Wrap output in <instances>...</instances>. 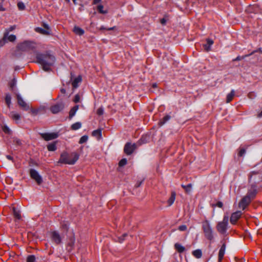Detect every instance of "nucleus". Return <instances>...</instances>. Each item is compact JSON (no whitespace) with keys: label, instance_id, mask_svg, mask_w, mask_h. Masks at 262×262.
Instances as JSON below:
<instances>
[{"label":"nucleus","instance_id":"obj_1","mask_svg":"<svg viewBox=\"0 0 262 262\" xmlns=\"http://www.w3.org/2000/svg\"><path fill=\"white\" fill-rule=\"evenodd\" d=\"M37 62L40 64L45 71L49 72L51 70V67L55 62V57L54 55L46 53L45 54L36 52Z\"/></svg>","mask_w":262,"mask_h":262},{"label":"nucleus","instance_id":"obj_2","mask_svg":"<svg viewBox=\"0 0 262 262\" xmlns=\"http://www.w3.org/2000/svg\"><path fill=\"white\" fill-rule=\"evenodd\" d=\"M79 155L76 152H72L69 154L67 152H63L60 155L58 163L73 165L79 159Z\"/></svg>","mask_w":262,"mask_h":262},{"label":"nucleus","instance_id":"obj_3","mask_svg":"<svg viewBox=\"0 0 262 262\" xmlns=\"http://www.w3.org/2000/svg\"><path fill=\"white\" fill-rule=\"evenodd\" d=\"M202 224L205 236L207 239L212 241L213 239V231L209 221L205 220Z\"/></svg>","mask_w":262,"mask_h":262},{"label":"nucleus","instance_id":"obj_4","mask_svg":"<svg viewBox=\"0 0 262 262\" xmlns=\"http://www.w3.org/2000/svg\"><path fill=\"white\" fill-rule=\"evenodd\" d=\"M17 48L19 51L28 52L33 50L35 48V43L32 41L25 40L19 43L17 46Z\"/></svg>","mask_w":262,"mask_h":262},{"label":"nucleus","instance_id":"obj_5","mask_svg":"<svg viewBox=\"0 0 262 262\" xmlns=\"http://www.w3.org/2000/svg\"><path fill=\"white\" fill-rule=\"evenodd\" d=\"M229 217L225 215L223 221L218 223L216 226V229L219 233L222 234L226 233L228 227Z\"/></svg>","mask_w":262,"mask_h":262},{"label":"nucleus","instance_id":"obj_6","mask_svg":"<svg viewBox=\"0 0 262 262\" xmlns=\"http://www.w3.org/2000/svg\"><path fill=\"white\" fill-rule=\"evenodd\" d=\"M16 36L13 34H9L8 32H5L3 38L0 40V46H3L8 41L13 42L16 40Z\"/></svg>","mask_w":262,"mask_h":262},{"label":"nucleus","instance_id":"obj_7","mask_svg":"<svg viewBox=\"0 0 262 262\" xmlns=\"http://www.w3.org/2000/svg\"><path fill=\"white\" fill-rule=\"evenodd\" d=\"M30 174L31 178L34 180L38 184H40L42 182V177L36 170L31 169Z\"/></svg>","mask_w":262,"mask_h":262},{"label":"nucleus","instance_id":"obj_8","mask_svg":"<svg viewBox=\"0 0 262 262\" xmlns=\"http://www.w3.org/2000/svg\"><path fill=\"white\" fill-rule=\"evenodd\" d=\"M137 145L135 143L132 144L127 142L125 144L124 147V151L127 155H130L136 149Z\"/></svg>","mask_w":262,"mask_h":262},{"label":"nucleus","instance_id":"obj_9","mask_svg":"<svg viewBox=\"0 0 262 262\" xmlns=\"http://www.w3.org/2000/svg\"><path fill=\"white\" fill-rule=\"evenodd\" d=\"M41 137L46 141H50L58 138L59 135L58 133H41Z\"/></svg>","mask_w":262,"mask_h":262},{"label":"nucleus","instance_id":"obj_10","mask_svg":"<svg viewBox=\"0 0 262 262\" xmlns=\"http://www.w3.org/2000/svg\"><path fill=\"white\" fill-rule=\"evenodd\" d=\"M17 102L19 105L24 110H28L29 108V105L23 100L21 95L17 94Z\"/></svg>","mask_w":262,"mask_h":262},{"label":"nucleus","instance_id":"obj_11","mask_svg":"<svg viewBox=\"0 0 262 262\" xmlns=\"http://www.w3.org/2000/svg\"><path fill=\"white\" fill-rule=\"evenodd\" d=\"M242 212L241 211H236L232 213L230 217V222L232 224H235L237 221L241 217Z\"/></svg>","mask_w":262,"mask_h":262},{"label":"nucleus","instance_id":"obj_12","mask_svg":"<svg viewBox=\"0 0 262 262\" xmlns=\"http://www.w3.org/2000/svg\"><path fill=\"white\" fill-rule=\"evenodd\" d=\"M251 201V200H250L247 197L244 196L239 202L238 204V207L242 209L243 210H245L247 206L250 204Z\"/></svg>","mask_w":262,"mask_h":262},{"label":"nucleus","instance_id":"obj_13","mask_svg":"<svg viewBox=\"0 0 262 262\" xmlns=\"http://www.w3.org/2000/svg\"><path fill=\"white\" fill-rule=\"evenodd\" d=\"M257 193V190L255 186H252L249 189L247 195L245 196L249 199L250 200L253 199Z\"/></svg>","mask_w":262,"mask_h":262},{"label":"nucleus","instance_id":"obj_14","mask_svg":"<svg viewBox=\"0 0 262 262\" xmlns=\"http://www.w3.org/2000/svg\"><path fill=\"white\" fill-rule=\"evenodd\" d=\"M63 108V105L62 103H57L50 108V110L53 114H57L60 112Z\"/></svg>","mask_w":262,"mask_h":262},{"label":"nucleus","instance_id":"obj_15","mask_svg":"<svg viewBox=\"0 0 262 262\" xmlns=\"http://www.w3.org/2000/svg\"><path fill=\"white\" fill-rule=\"evenodd\" d=\"M52 240L57 244L61 243V239L59 234L57 231H53L51 233Z\"/></svg>","mask_w":262,"mask_h":262},{"label":"nucleus","instance_id":"obj_16","mask_svg":"<svg viewBox=\"0 0 262 262\" xmlns=\"http://www.w3.org/2000/svg\"><path fill=\"white\" fill-rule=\"evenodd\" d=\"M226 247V246L225 243H223L220 249L219 252V262H221L223 259L225 253Z\"/></svg>","mask_w":262,"mask_h":262},{"label":"nucleus","instance_id":"obj_17","mask_svg":"<svg viewBox=\"0 0 262 262\" xmlns=\"http://www.w3.org/2000/svg\"><path fill=\"white\" fill-rule=\"evenodd\" d=\"M12 211L15 219L18 221L20 220L21 218L20 209L17 207H13Z\"/></svg>","mask_w":262,"mask_h":262},{"label":"nucleus","instance_id":"obj_18","mask_svg":"<svg viewBox=\"0 0 262 262\" xmlns=\"http://www.w3.org/2000/svg\"><path fill=\"white\" fill-rule=\"evenodd\" d=\"M206 43L204 45V48L206 51H209L211 49V47L213 43V41L211 39L208 38L206 39Z\"/></svg>","mask_w":262,"mask_h":262},{"label":"nucleus","instance_id":"obj_19","mask_svg":"<svg viewBox=\"0 0 262 262\" xmlns=\"http://www.w3.org/2000/svg\"><path fill=\"white\" fill-rule=\"evenodd\" d=\"M176 192L174 191H172L171 193L170 197L167 200V203H168V206H170L173 204V203H174L175 199H176Z\"/></svg>","mask_w":262,"mask_h":262},{"label":"nucleus","instance_id":"obj_20","mask_svg":"<svg viewBox=\"0 0 262 262\" xmlns=\"http://www.w3.org/2000/svg\"><path fill=\"white\" fill-rule=\"evenodd\" d=\"M174 248L179 253H183L185 250V248L179 243H176Z\"/></svg>","mask_w":262,"mask_h":262},{"label":"nucleus","instance_id":"obj_21","mask_svg":"<svg viewBox=\"0 0 262 262\" xmlns=\"http://www.w3.org/2000/svg\"><path fill=\"white\" fill-rule=\"evenodd\" d=\"M92 135L94 137H97L98 139H100L102 137V130L101 129H97L94 130L92 132Z\"/></svg>","mask_w":262,"mask_h":262},{"label":"nucleus","instance_id":"obj_22","mask_svg":"<svg viewBox=\"0 0 262 262\" xmlns=\"http://www.w3.org/2000/svg\"><path fill=\"white\" fill-rule=\"evenodd\" d=\"M74 32L78 35H82L84 34V31L83 29L79 27L75 26L73 29Z\"/></svg>","mask_w":262,"mask_h":262},{"label":"nucleus","instance_id":"obj_23","mask_svg":"<svg viewBox=\"0 0 262 262\" xmlns=\"http://www.w3.org/2000/svg\"><path fill=\"white\" fill-rule=\"evenodd\" d=\"M81 81V77L79 76L76 77L72 82V86L74 88L76 89L78 86V84Z\"/></svg>","mask_w":262,"mask_h":262},{"label":"nucleus","instance_id":"obj_24","mask_svg":"<svg viewBox=\"0 0 262 262\" xmlns=\"http://www.w3.org/2000/svg\"><path fill=\"white\" fill-rule=\"evenodd\" d=\"M5 102L9 108L10 107L11 104V96L9 93H7L5 96Z\"/></svg>","mask_w":262,"mask_h":262},{"label":"nucleus","instance_id":"obj_25","mask_svg":"<svg viewBox=\"0 0 262 262\" xmlns=\"http://www.w3.org/2000/svg\"><path fill=\"white\" fill-rule=\"evenodd\" d=\"M35 31L38 32V33H41L42 34H43V35H48L50 34V32L48 30V29H47V30H45L44 29H42L41 28H36L35 29Z\"/></svg>","mask_w":262,"mask_h":262},{"label":"nucleus","instance_id":"obj_26","mask_svg":"<svg viewBox=\"0 0 262 262\" xmlns=\"http://www.w3.org/2000/svg\"><path fill=\"white\" fill-rule=\"evenodd\" d=\"M47 149L50 151H54L56 150L57 147L55 142L50 143L47 145Z\"/></svg>","mask_w":262,"mask_h":262},{"label":"nucleus","instance_id":"obj_27","mask_svg":"<svg viewBox=\"0 0 262 262\" xmlns=\"http://www.w3.org/2000/svg\"><path fill=\"white\" fill-rule=\"evenodd\" d=\"M193 255L197 258H200L202 257V253L200 249H196L193 251Z\"/></svg>","mask_w":262,"mask_h":262},{"label":"nucleus","instance_id":"obj_28","mask_svg":"<svg viewBox=\"0 0 262 262\" xmlns=\"http://www.w3.org/2000/svg\"><path fill=\"white\" fill-rule=\"evenodd\" d=\"M78 109V105L74 106L70 111L69 117L72 118L75 115L76 112Z\"/></svg>","mask_w":262,"mask_h":262},{"label":"nucleus","instance_id":"obj_29","mask_svg":"<svg viewBox=\"0 0 262 262\" xmlns=\"http://www.w3.org/2000/svg\"><path fill=\"white\" fill-rule=\"evenodd\" d=\"M170 118L171 117L169 115H167L165 116H164L162 120L159 122L160 125L162 126L164 125L166 122H167L168 121L170 120Z\"/></svg>","mask_w":262,"mask_h":262},{"label":"nucleus","instance_id":"obj_30","mask_svg":"<svg viewBox=\"0 0 262 262\" xmlns=\"http://www.w3.org/2000/svg\"><path fill=\"white\" fill-rule=\"evenodd\" d=\"M2 129L5 134L8 135H11L12 132L10 128L5 124L2 126Z\"/></svg>","mask_w":262,"mask_h":262},{"label":"nucleus","instance_id":"obj_31","mask_svg":"<svg viewBox=\"0 0 262 262\" xmlns=\"http://www.w3.org/2000/svg\"><path fill=\"white\" fill-rule=\"evenodd\" d=\"M10 116L13 120L16 121H18L20 119V115L15 112H11Z\"/></svg>","mask_w":262,"mask_h":262},{"label":"nucleus","instance_id":"obj_32","mask_svg":"<svg viewBox=\"0 0 262 262\" xmlns=\"http://www.w3.org/2000/svg\"><path fill=\"white\" fill-rule=\"evenodd\" d=\"M234 91L232 90L231 92L227 95L226 99L227 103L230 102L232 100L233 96H234Z\"/></svg>","mask_w":262,"mask_h":262},{"label":"nucleus","instance_id":"obj_33","mask_svg":"<svg viewBox=\"0 0 262 262\" xmlns=\"http://www.w3.org/2000/svg\"><path fill=\"white\" fill-rule=\"evenodd\" d=\"M81 127V124L79 122H77L74 124H73L71 126V128L73 130H76L79 128H80Z\"/></svg>","mask_w":262,"mask_h":262},{"label":"nucleus","instance_id":"obj_34","mask_svg":"<svg viewBox=\"0 0 262 262\" xmlns=\"http://www.w3.org/2000/svg\"><path fill=\"white\" fill-rule=\"evenodd\" d=\"M97 10L101 14H106L107 13V11L106 10L103 9V6L102 5H99L97 6Z\"/></svg>","mask_w":262,"mask_h":262},{"label":"nucleus","instance_id":"obj_35","mask_svg":"<svg viewBox=\"0 0 262 262\" xmlns=\"http://www.w3.org/2000/svg\"><path fill=\"white\" fill-rule=\"evenodd\" d=\"M26 261L27 262H35L36 257L34 255H29L27 256Z\"/></svg>","mask_w":262,"mask_h":262},{"label":"nucleus","instance_id":"obj_36","mask_svg":"<svg viewBox=\"0 0 262 262\" xmlns=\"http://www.w3.org/2000/svg\"><path fill=\"white\" fill-rule=\"evenodd\" d=\"M88 140V136L86 135H84L80 138L79 143L80 144H83L84 143L86 142Z\"/></svg>","mask_w":262,"mask_h":262},{"label":"nucleus","instance_id":"obj_37","mask_svg":"<svg viewBox=\"0 0 262 262\" xmlns=\"http://www.w3.org/2000/svg\"><path fill=\"white\" fill-rule=\"evenodd\" d=\"M128 236L127 233L123 234L122 236L118 237V242L122 243L126 237Z\"/></svg>","mask_w":262,"mask_h":262},{"label":"nucleus","instance_id":"obj_38","mask_svg":"<svg viewBox=\"0 0 262 262\" xmlns=\"http://www.w3.org/2000/svg\"><path fill=\"white\" fill-rule=\"evenodd\" d=\"M126 164H127L126 159L123 158L120 161V162L119 163V165L121 167H122V166H124V165H125Z\"/></svg>","mask_w":262,"mask_h":262},{"label":"nucleus","instance_id":"obj_39","mask_svg":"<svg viewBox=\"0 0 262 262\" xmlns=\"http://www.w3.org/2000/svg\"><path fill=\"white\" fill-rule=\"evenodd\" d=\"M104 113V108L102 106L99 107L97 110V114L99 116H101Z\"/></svg>","mask_w":262,"mask_h":262},{"label":"nucleus","instance_id":"obj_40","mask_svg":"<svg viewBox=\"0 0 262 262\" xmlns=\"http://www.w3.org/2000/svg\"><path fill=\"white\" fill-rule=\"evenodd\" d=\"M17 6L18 9L20 10H23L25 8V4L23 2H18L17 4Z\"/></svg>","mask_w":262,"mask_h":262},{"label":"nucleus","instance_id":"obj_41","mask_svg":"<svg viewBox=\"0 0 262 262\" xmlns=\"http://www.w3.org/2000/svg\"><path fill=\"white\" fill-rule=\"evenodd\" d=\"M191 186H192V185H191V184H188V185H182V187L183 188H184L185 189V190H186V191H187V192H188V191H189L190 190V188H191Z\"/></svg>","mask_w":262,"mask_h":262},{"label":"nucleus","instance_id":"obj_42","mask_svg":"<svg viewBox=\"0 0 262 262\" xmlns=\"http://www.w3.org/2000/svg\"><path fill=\"white\" fill-rule=\"evenodd\" d=\"M246 154V149L244 148H241L240 149L238 155L239 157H243Z\"/></svg>","mask_w":262,"mask_h":262},{"label":"nucleus","instance_id":"obj_43","mask_svg":"<svg viewBox=\"0 0 262 262\" xmlns=\"http://www.w3.org/2000/svg\"><path fill=\"white\" fill-rule=\"evenodd\" d=\"M13 143L18 146H19L21 144V142L19 139L14 138L13 139Z\"/></svg>","mask_w":262,"mask_h":262},{"label":"nucleus","instance_id":"obj_44","mask_svg":"<svg viewBox=\"0 0 262 262\" xmlns=\"http://www.w3.org/2000/svg\"><path fill=\"white\" fill-rule=\"evenodd\" d=\"M179 230L182 231H184L186 230L187 229V226L185 225H181L179 227Z\"/></svg>","mask_w":262,"mask_h":262},{"label":"nucleus","instance_id":"obj_45","mask_svg":"<svg viewBox=\"0 0 262 262\" xmlns=\"http://www.w3.org/2000/svg\"><path fill=\"white\" fill-rule=\"evenodd\" d=\"M80 100V97L78 95H76L74 99V101L75 103H77Z\"/></svg>","mask_w":262,"mask_h":262},{"label":"nucleus","instance_id":"obj_46","mask_svg":"<svg viewBox=\"0 0 262 262\" xmlns=\"http://www.w3.org/2000/svg\"><path fill=\"white\" fill-rule=\"evenodd\" d=\"M115 28V27H111V28H106L104 26H101L100 27V30L106 29V30H114Z\"/></svg>","mask_w":262,"mask_h":262},{"label":"nucleus","instance_id":"obj_47","mask_svg":"<svg viewBox=\"0 0 262 262\" xmlns=\"http://www.w3.org/2000/svg\"><path fill=\"white\" fill-rule=\"evenodd\" d=\"M166 19L165 18H163L160 20V23L162 25H165L166 23Z\"/></svg>","mask_w":262,"mask_h":262},{"label":"nucleus","instance_id":"obj_48","mask_svg":"<svg viewBox=\"0 0 262 262\" xmlns=\"http://www.w3.org/2000/svg\"><path fill=\"white\" fill-rule=\"evenodd\" d=\"M6 158H7V159H8V160H9L10 161H12V162H13V163L14 162V159H13V158L12 156H11L10 155H7L6 156Z\"/></svg>","mask_w":262,"mask_h":262},{"label":"nucleus","instance_id":"obj_49","mask_svg":"<svg viewBox=\"0 0 262 262\" xmlns=\"http://www.w3.org/2000/svg\"><path fill=\"white\" fill-rule=\"evenodd\" d=\"M216 206H217L219 208H222L223 206V204L222 202H218L216 203Z\"/></svg>","mask_w":262,"mask_h":262},{"label":"nucleus","instance_id":"obj_50","mask_svg":"<svg viewBox=\"0 0 262 262\" xmlns=\"http://www.w3.org/2000/svg\"><path fill=\"white\" fill-rule=\"evenodd\" d=\"M244 58V57L237 56L236 58L234 59L233 61H239Z\"/></svg>","mask_w":262,"mask_h":262},{"label":"nucleus","instance_id":"obj_51","mask_svg":"<svg viewBox=\"0 0 262 262\" xmlns=\"http://www.w3.org/2000/svg\"><path fill=\"white\" fill-rule=\"evenodd\" d=\"M101 1V0H94L93 4L96 5V4L99 3V2H100Z\"/></svg>","mask_w":262,"mask_h":262},{"label":"nucleus","instance_id":"obj_52","mask_svg":"<svg viewBox=\"0 0 262 262\" xmlns=\"http://www.w3.org/2000/svg\"><path fill=\"white\" fill-rule=\"evenodd\" d=\"M5 11V8H4L2 5H0V11Z\"/></svg>","mask_w":262,"mask_h":262},{"label":"nucleus","instance_id":"obj_53","mask_svg":"<svg viewBox=\"0 0 262 262\" xmlns=\"http://www.w3.org/2000/svg\"><path fill=\"white\" fill-rule=\"evenodd\" d=\"M62 227L64 228L65 229H68V225L67 224H64L62 225Z\"/></svg>","mask_w":262,"mask_h":262},{"label":"nucleus","instance_id":"obj_54","mask_svg":"<svg viewBox=\"0 0 262 262\" xmlns=\"http://www.w3.org/2000/svg\"><path fill=\"white\" fill-rule=\"evenodd\" d=\"M66 1L68 3H70V0H66ZM73 1L75 5L77 4V3H76L77 0H73Z\"/></svg>","mask_w":262,"mask_h":262},{"label":"nucleus","instance_id":"obj_55","mask_svg":"<svg viewBox=\"0 0 262 262\" xmlns=\"http://www.w3.org/2000/svg\"><path fill=\"white\" fill-rule=\"evenodd\" d=\"M60 91H61V92L62 94H65V93H66V90H65L64 89H61L60 90Z\"/></svg>","mask_w":262,"mask_h":262},{"label":"nucleus","instance_id":"obj_56","mask_svg":"<svg viewBox=\"0 0 262 262\" xmlns=\"http://www.w3.org/2000/svg\"><path fill=\"white\" fill-rule=\"evenodd\" d=\"M258 117L259 118L262 117V111L258 115Z\"/></svg>","mask_w":262,"mask_h":262},{"label":"nucleus","instance_id":"obj_57","mask_svg":"<svg viewBox=\"0 0 262 262\" xmlns=\"http://www.w3.org/2000/svg\"><path fill=\"white\" fill-rule=\"evenodd\" d=\"M153 86L154 87H156L157 86V84L156 83L153 84Z\"/></svg>","mask_w":262,"mask_h":262},{"label":"nucleus","instance_id":"obj_58","mask_svg":"<svg viewBox=\"0 0 262 262\" xmlns=\"http://www.w3.org/2000/svg\"><path fill=\"white\" fill-rule=\"evenodd\" d=\"M141 184V182L139 184H137V187H139Z\"/></svg>","mask_w":262,"mask_h":262},{"label":"nucleus","instance_id":"obj_59","mask_svg":"<svg viewBox=\"0 0 262 262\" xmlns=\"http://www.w3.org/2000/svg\"><path fill=\"white\" fill-rule=\"evenodd\" d=\"M13 29V27H11V30H12Z\"/></svg>","mask_w":262,"mask_h":262}]
</instances>
